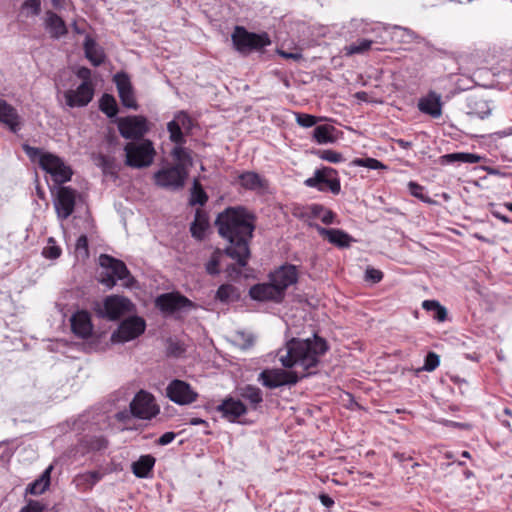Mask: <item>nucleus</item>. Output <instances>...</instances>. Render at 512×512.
Segmentation results:
<instances>
[{"instance_id": "nucleus-1", "label": "nucleus", "mask_w": 512, "mask_h": 512, "mask_svg": "<svg viewBox=\"0 0 512 512\" xmlns=\"http://www.w3.org/2000/svg\"><path fill=\"white\" fill-rule=\"evenodd\" d=\"M327 350L326 341L317 335L307 339L292 338L277 351L276 357L283 367L294 370L265 369L258 381L269 389L295 385L301 378L315 373Z\"/></svg>"}, {"instance_id": "nucleus-2", "label": "nucleus", "mask_w": 512, "mask_h": 512, "mask_svg": "<svg viewBox=\"0 0 512 512\" xmlns=\"http://www.w3.org/2000/svg\"><path fill=\"white\" fill-rule=\"evenodd\" d=\"M215 225L228 242L224 253L245 267L250 258L249 243L255 229L254 216L243 207H228L218 214Z\"/></svg>"}, {"instance_id": "nucleus-3", "label": "nucleus", "mask_w": 512, "mask_h": 512, "mask_svg": "<svg viewBox=\"0 0 512 512\" xmlns=\"http://www.w3.org/2000/svg\"><path fill=\"white\" fill-rule=\"evenodd\" d=\"M99 264L106 269L105 274H101L100 282L108 288H113L116 280L122 281L125 287H132L134 278L131 276L124 262L117 260L109 255L102 254L99 257Z\"/></svg>"}, {"instance_id": "nucleus-4", "label": "nucleus", "mask_w": 512, "mask_h": 512, "mask_svg": "<svg viewBox=\"0 0 512 512\" xmlns=\"http://www.w3.org/2000/svg\"><path fill=\"white\" fill-rule=\"evenodd\" d=\"M127 166L132 168H144L148 167L153 163L155 157V149L150 140H144L142 142H130L127 143L125 148Z\"/></svg>"}, {"instance_id": "nucleus-5", "label": "nucleus", "mask_w": 512, "mask_h": 512, "mask_svg": "<svg viewBox=\"0 0 512 512\" xmlns=\"http://www.w3.org/2000/svg\"><path fill=\"white\" fill-rule=\"evenodd\" d=\"M232 41L236 49L242 53L253 49H260L270 45L269 36L266 33L256 34L248 32L243 27H236L232 34Z\"/></svg>"}, {"instance_id": "nucleus-6", "label": "nucleus", "mask_w": 512, "mask_h": 512, "mask_svg": "<svg viewBox=\"0 0 512 512\" xmlns=\"http://www.w3.org/2000/svg\"><path fill=\"white\" fill-rule=\"evenodd\" d=\"M39 165L43 170L51 175L53 181L57 185L68 182L73 174L70 166L52 153H45L41 155Z\"/></svg>"}, {"instance_id": "nucleus-7", "label": "nucleus", "mask_w": 512, "mask_h": 512, "mask_svg": "<svg viewBox=\"0 0 512 512\" xmlns=\"http://www.w3.org/2000/svg\"><path fill=\"white\" fill-rule=\"evenodd\" d=\"M130 411L136 418L150 420L160 412V408L151 393L140 390L130 403Z\"/></svg>"}, {"instance_id": "nucleus-8", "label": "nucleus", "mask_w": 512, "mask_h": 512, "mask_svg": "<svg viewBox=\"0 0 512 512\" xmlns=\"http://www.w3.org/2000/svg\"><path fill=\"white\" fill-rule=\"evenodd\" d=\"M145 321L138 316H133L122 321L116 331L111 335L113 343H124L140 336L145 331Z\"/></svg>"}, {"instance_id": "nucleus-9", "label": "nucleus", "mask_w": 512, "mask_h": 512, "mask_svg": "<svg viewBox=\"0 0 512 512\" xmlns=\"http://www.w3.org/2000/svg\"><path fill=\"white\" fill-rule=\"evenodd\" d=\"M305 185L315 187L320 191H331L335 195L341 189L340 181L336 177V171L329 167L316 170L313 177L305 180Z\"/></svg>"}, {"instance_id": "nucleus-10", "label": "nucleus", "mask_w": 512, "mask_h": 512, "mask_svg": "<svg viewBox=\"0 0 512 512\" xmlns=\"http://www.w3.org/2000/svg\"><path fill=\"white\" fill-rule=\"evenodd\" d=\"M187 176L188 171L173 165L158 170L154 174V179L155 183L162 188L178 189L183 187Z\"/></svg>"}, {"instance_id": "nucleus-11", "label": "nucleus", "mask_w": 512, "mask_h": 512, "mask_svg": "<svg viewBox=\"0 0 512 512\" xmlns=\"http://www.w3.org/2000/svg\"><path fill=\"white\" fill-rule=\"evenodd\" d=\"M133 310L132 302L122 296L112 295L105 298L100 314L109 320H116Z\"/></svg>"}, {"instance_id": "nucleus-12", "label": "nucleus", "mask_w": 512, "mask_h": 512, "mask_svg": "<svg viewBox=\"0 0 512 512\" xmlns=\"http://www.w3.org/2000/svg\"><path fill=\"white\" fill-rule=\"evenodd\" d=\"M167 397L176 404L187 405L193 403L198 394L185 381L175 379L166 388Z\"/></svg>"}, {"instance_id": "nucleus-13", "label": "nucleus", "mask_w": 512, "mask_h": 512, "mask_svg": "<svg viewBox=\"0 0 512 512\" xmlns=\"http://www.w3.org/2000/svg\"><path fill=\"white\" fill-rule=\"evenodd\" d=\"M120 134L126 139L141 138L147 131V121L142 116H128L119 120Z\"/></svg>"}, {"instance_id": "nucleus-14", "label": "nucleus", "mask_w": 512, "mask_h": 512, "mask_svg": "<svg viewBox=\"0 0 512 512\" xmlns=\"http://www.w3.org/2000/svg\"><path fill=\"white\" fill-rule=\"evenodd\" d=\"M75 198L76 192L72 188L65 186L58 188L54 206L59 219H67L73 213Z\"/></svg>"}, {"instance_id": "nucleus-15", "label": "nucleus", "mask_w": 512, "mask_h": 512, "mask_svg": "<svg viewBox=\"0 0 512 512\" xmlns=\"http://www.w3.org/2000/svg\"><path fill=\"white\" fill-rule=\"evenodd\" d=\"M93 95L92 83L82 82L77 89L65 92L66 104L70 107H83L92 100Z\"/></svg>"}, {"instance_id": "nucleus-16", "label": "nucleus", "mask_w": 512, "mask_h": 512, "mask_svg": "<svg viewBox=\"0 0 512 512\" xmlns=\"http://www.w3.org/2000/svg\"><path fill=\"white\" fill-rule=\"evenodd\" d=\"M192 120L185 112H179L175 115L174 119L167 125L170 133V140L175 144H184L185 138L184 131H189L192 128Z\"/></svg>"}, {"instance_id": "nucleus-17", "label": "nucleus", "mask_w": 512, "mask_h": 512, "mask_svg": "<svg viewBox=\"0 0 512 512\" xmlns=\"http://www.w3.org/2000/svg\"><path fill=\"white\" fill-rule=\"evenodd\" d=\"M298 279L297 268L294 265H283L270 274V280L285 295L286 289L295 284Z\"/></svg>"}, {"instance_id": "nucleus-18", "label": "nucleus", "mask_w": 512, "mask_h": 512, "mask_svg": "<svg viewBox=\"0 0 512 512\" xmlns=\"http://www.w3.org/2000/svg\"><path fill=\"white\" fill-rule=\"evenodd\" d=\"M249 294L252 299L258 301L281 302L284 298L282 292L277 288L273 281L261 283L250 288Z\"/></svg>"}, {"instance_id": "nucleus-19", "label": "nucleus", "mask_w": 512, "mask_h": 512, "mask_svg": "<svg viewBox=\"0 0 512 512\" xmlns=\"http://www.w3.org/2000/svg\"><path fill=\"white\" fill-rule=\"evenodd\" d=\"M156 305L159 309L165 312H174L193 306L189 299L174 293H166L158 296L156 299Z\"/></svg>"}, {"instance_id": "nucleus-20", "label": "nucleus", "mask_w": 512, "mask_h": 512, "mask_svg": "<svg viewBox=\"0 0 512 512\" xmlns=\"http://www.w3.org/2000/svg\"><path fill=\"white\" fill-rule=\"evenodd\" d=\"M114 81L122 104L127 108L136 109L137 103L129 77L124 73H117Z\"/></svg>"}, {"instance_id": "nucleus-21", "label": "nucleus", "mask_w": 512, "mask_h": 512, "mask_svg": "<svg viewBox=\"0 0 512 512\" xmlns=\"http://www.w3.org/2000/svg\"><path fill=\"white\" fill-rule=\"evenodd\" d=\"M315 228L320 236L338 248H348L354 241L353 237L343 230L327 229L318 224L315 225Z\"/></svg>"}, {"instance_id": "nucleus-22", "label": "nucleus", "mask_w": 512, "mask_h": 512, "mask_svg": "<svg viewBox=\"0 0 512 512\" xmlns=\"http://www.w3.org/2000/svg\"><path fill=\"white\" fill-rule=\"evenodd\" d=\"M418 109L432 118H439L442 115L441 95L431 91L418 101Z\"/></svg>"}, {"instance_id": "nucleus-23", "label": "nucleus", "mask_w": 512, "mask_h": 512, "mask_svg": "<svg viewBox=\"0 0 512 512\" xmlns=\"http://www.w3.org/2000/svg\"><path fill=\"white\" fill-rule=\"evenodd\" d=\"M44 27L53 39H59L68 33L64 20L51 10L45 13Z\"/></svg>"}, {"instance_id": "nucleus-24", "label": "nucleus", "mask_w": 512, "mask_h": 512, "mask_svg": "<svg viewBox=\"0 0 512 512\" xmlns=\"http://www.w3.org/2000/svg\"><path fill=\"white\" fill-rule=\"evenodd\" d=\"M217 411L229 421L234 422L247 412V408L242 401L230 397L222 401L217 407Z\"/></svg>"}, {"instance_id": "nucleus-25", "label": "nucleus", "mask_w": 512, "mask_h": 512, "mask_svg": "<svg viewBox=\"0 0 512 512\" xmlns=\"http://www.w3.org/2000/svg\"><path fill=\"white\" fill-rule=\"evenodd\" d=\"M72 331L81 338H87L92 333L90 315L86 311H78L71 317Z\"/></svg>"}, {"instance_id": "nucleus-26", "label": "nucleus", "mask_w": 512, "mask_h": 512, "mask_svg": "<svg viewBox=\"0 0 512 512\" xmlns=\"http://www.w3.org/2000/svg\"><path fill=\"white\" fill-rule=\"evenodd\" d=\"M0 122L7 125L13 132H16L19 129V117L17 111L2 99H0Z\"/></svg>"}, {"instance_id": "nucleus-27", "label": "nucleus", "mask_w": 512, "mask_h": 512, "mask_svg": "<svg viewBox=\"0 0 512 512\" xmlns=\"http://www.w3.org/2000/svg\"><path fill=\"white\" fill-rule=\"evenodd\" d=\"M84 51L86 58L92 65L99 66L103 63L105 58L104 52L90 36H87L85 39Z\"/></svg>"}, {"instance_id": "nucleus-28", "label": "nucleus", "mask_w": 512, "mask_h": 512, "mask_svg": "<svg viewBox=\"0 0 512 512\" xmlns=\"http://www.w3.org/2000/svg\"><path fill=\"white\" fill-rule=\"evenodd\" d=\"M209 227V219L205 212L197 209L194 221L191 224L190 231L194 238L201 240Z\"/></svg>"}, {"instance_id": "nucleus-29", "label": "nucleus", "mask_w": 512, "mask_h": 512, "mask_svg": "<svg viewBox=\"0 0 512 512\" xmlns=\"http://www.w3.org/2000/svg\"><path fill=\"white\" fill-rule=\"evenodd\" d=\"M155 464V458L151 455H143L132 464L133 473L139 478L148 476Z\"/></svg>"}, {"instance_id": "nucleus-30", "label": "nucleus", "mask_w": 512, "mask_h": 512, "mask_svg": "<svg viewBox=\"0 0 512 512\" xmlns=\"http://www.w3.org/2000/svg\"><path fill=\"white\" fill-rule=\"evenodd\" d=\"M52 469V466L46 468L41 476L27 487V492L33 495H39L45 492L50 484V475Z\"/></svg>"}, {"instance_id": "nucleus-31", "label": "nucleus", "mask_w": 512, "mask_h": 512, "mask_svg": "<svg viewBox=\"0 0 512 512\" xmlns=\"http://www.w3.org/2000/svg\"><path fill=\"white\" fill-rule=\"evenodd\" d=\"M171 155L176 161L175 166L188 171V168L192 166V158L187 149L182 147V144H176L173 148Z\"/></svg>"}, {"instance_id": "nucleus-32", "label": "nucleus", "mask_w": 512, "mask_h": 512, "mask_svg": "<svg viewBox=\"0 0 512 512\" xmlns=\"http://www.w3.org/2000/svg\"><path fill=\"white\" fill-rule=\"evenodd\" d=\"M469 107L470 110L468 114L474 117H478L480 119L488 117L491 113V108L488 102L481 98L470 99Z\"/></svg>"}, {"instance_id": "nucleus-33", "label": "nucleus", "mask_w": 512, "mask_h": 512, "mask_svg": "<svg viewBox=\"0 0 512 512\" xmlns=\"http://www.w3.org/2000/svg\"><path fill=\"white\" fill-rule=\"evenodd\" d=\"M241 186L250 190H259L265 186V180L255 172H245L239 176Z\"/></svg>"}, {"instance_id": "nucleus-34", "label": "nucleus", "mask_w": 512, "mask_h": 512, "mask_svg": "<svg viewBox=\"0 0 512 512\" xmlns=\"http://www.w3.org/2000/svg\"><path fill=\"white\" fill-rule=\"evenodd\" d=\"M443 163H454V162H463V163H478L481 160V157L477 154L473 153H451L446 154L441 157Z\"/></svg>"}, {"instance_id": "nucleus-35", "label": "nucleus", "mask_w": 512, "mask_h": 512, "mask_svg": "<svg viewBox=\"0 0 512 512\" xmlns=\"http://www.w3.org/2000/svg\"><path fill=\"white\" fill-rule=\"evenodd\" d=\"M392 30V39L399 43H412L419 39V36L408 28L394 26Z\"/></svg>"}, {"instance_id": "nucleus-36", "label": "nucleus", "mask_w": 512, "mask_h": 512, "mask_svg": "<svg viewBox=\"0 0 512 512\" xmlns=\"http://www.w3.org/2000/svg\"><path fill=\"white\" fill-rule=\"evenodd\" d=\"M334 130L333 126L319 125L314 129L313 137L319 144L333 143L335 141V137L332 135Z\"/></svg>"}, {"instance_id": "nucleus-37", "label": "nucleus", "mask_w": 512, "mask_h": 512, "mask_svg": "<svg viewBox=\"0 0 512 512\" xmlns=\"http://www.w3.org/2000/svg\"><path fill=\"white\" fill-rule=\"evenodd\" d=\"M240 395L254 405V407L263 401L262 392L256 386L246 385L240 389Z\"/></svg>"}, {"instance_id": "nucleus-38", "label": "nucleus", "mask_w": 512, "mask_h": 512, "mask_svg": "<svg viewBox=\"0 0 512 512\" xmlns=\"http://www.w3.org/2000/svg\"><path fill=\"white\" fill-rule=\"evenodd\" d=\"M311 214L315 217L320 218L324 224L334 223L336 215L329 209H326L322 205L314 204L310 208Z\"/></svg>"}, {"instance_id": "nucleus-39", "label": "nucleus", "mask_w": 512, "mask_h": 512, "mask_svg": "<svg viewBox=\"0 0 512 512\" xmlns=\"http://www.w3.org/2000/svg\"><path fill=\"white\" fill-rule=\"evenodd\" d=\"M100 109L108 117H113L117 114V103L113 96L104 94L100 100Z\"/></svg>"}, {"instance_id": "nucleus-40", "label": "nucleus", "mask_w": 512, "mask_h": 512, "mask_svg": "<svg viewBox=\"0 0 512 512\" xmlns=\"http://www.w3.org/2000/svg\"><path fill=\"white\" fill-rule=\"evenodd\" d=\"M373 41L361 39L352 43L344 48L346 55L351 56L354 54H362L371 48Z\"/></svg>"}, {"instance_id": "nucleus-41", "label": "nucleus", "mask_w": 512, "mask_h": 512, "mask_svg": "<svg viewBox=\"0 0 512 512\" xmlns=\"http://www.w3.org/2000/svg\"><path fill=\"white\" fill-rule=\"evenodd\" d=\"M207 199H208L207 195L204 192V190L202 189L200 183L197 180H194L193 188H192V192H191L190 203L192 205H196V204L204 205L206 203Z\"/></svg>"}, {"instance_id": "nucleus-42", "label": "nucleus", "mask_w": 512, "mask_h": 512, "mask_svg": "<svg viewBox=\"0 0 512 512\" xmlns=\"http://www.w3.org/2000/svg\"><path fill=\"white\" fill-rule=\"evenodd\" d=\"M97 165L100 166L104 174L115 175L117 173V165L113 158L100 155L97 159Z\"/></svg>"}, {"instance_id": "nucleus-43", "label": "nucleus", "mask_w": 512, "mask_h": 512, "mask_svg": "<svg viewBox=\"0 0 512 512\" xmlns=\"http://www.w3.org/2000/svg\"><path fill=\"white\" fill-rule=\"evenodd\" d=\"M354 166L366 167L372 170L386 169V166L375 158H356L352 161Z\"/></svg>"}, {"instance_id": "nucleus-44", "label": "nucleus", "mask_w": 512, "mask_h": 512, "mask_svg": "<svg viewBox=\"0 0 512 512\" xmlns=\"http://www.w3.org/2000/svg\"><path fill=\"white\" fill-rule=\"evenodd\" d=\"M223 252L219 249L215 250L209 261L206 263L205 268L208 274L216 275L219 273V265L222 258Z\"/></svg>"}, {"instance_id": "nucleus-45", "label": "nucleus", "mask_w": 512, "mask_h": 512, "mask_svg": "<svg viewBox=\"0 0 512 512\" xmlns=\"http://www.w3.org/2000/svg\"><path fill=\"white\" fill-rule=\"evenodd\" d=\"M61 248L56 245L55 240L50 237L47 245L42 250V255L47 259H57L61 255Z\"/></svg>"}, {"instance_id": "nucleus-46", "label": "nucleus", "mask_w": 512, "mask_h": 512, "mask_svg": "<svg viewBox=\"0 0 512 512\" xmlns=\"http://www.w3.org/2000/svg\"><path fill=\"white\" fill-rule=\"evenodd\" d=\"M75 253L78 258L86 259L89 256L88 239L85 235H81L75 245Z\"/></svg>"}, {"instance_id": "nucleus-47", "label": "nucleus", "mask_w": 512, "mask_h": 512, "mask_svg": "<svg viewBox=\"0 0 512 512\" xmlns=\"http://www.w3.org/2000/svg\"><path fill=\"white\" fill-rule=\"evenodd\" d=\"M234 293L235 288L232 285L223 284L218 288L216 292V298L222 302H227L232 299Z\"/></svg>"}, {"instance_id": "nucleus-48", "label": "nucleus", "mask_w": 512, "mask_h": 512, "mask_svg": "<svg viewBox=\"0 0 512 512\" xmlns=\"http://www.w3.org/2000/svg\"><path fill=\"white\" fill-rule=\"evenodd\" d=\"M21 9L27 10V15L38 16L41 12V0H26Z\"/></svg>"}, {"instance_id": "nucleus-49", "label": "nucleus", "mask_w": 512, "mask_h": 512, "mask_svg": "<svg viewBox=\"0 0 512 512\" xmlns=\"http://www.w3.org/2000/svg\"><path fill=\"white\" fill-rule=\"evenodd\" d=\"M318 119L310 114L305 113H296V122L298 125L309 128L314 126L317 123Z\"/></svg>"}, {"instance_id": "nucleus-50", "label": "nucleus", "mask_w": 512, "mask_h": 512, "mask_svg": "<svg viewBox=\"0 0 512 512\" xmlns=\"http://www.w3.org/2000/svg\"><path fill=\"white\" fill-rule=\"evenodd\" d=\"M440 364L439 356L433 352L428 353L425 359L424 364V370L426 371H433L435 370Z\"/></svg>"}, {"instance_id": "nucleus-51", "label": "nucleus", "mask_w": 512, "mask_h": 512, "mask_svg": "<svg viewBox=\"0 0 512 512\" xmlns=\"http://www.w3.org/2000/svg\"><path fill=\"white\" fill-rule=\"evenodd\" d=\"M320 157L323 160H326L331 163H339L343 160V156L340 153L333 150H324L321 153Z\"/></svg>"}, {"instance_id": "nucleus-52", "label": "nucleus", "mask_w": 512, "mask_h": 512, "mask_svg": "<svg viewBox=\"0 0 512 512\" xmlns=\"http://www.w3.org/2000/svg\"><path fill=\"white\" fill-rule=\"evenodd\" d=\"M80 478L88 485L93 486L102 478V474L98 471H90L81 475Z\"/></svg>"}, {"instance_id": "nucleus-53", "label": "nucleus", "mask_w": 512, "mask_h": 512, "mask_svg": "<svg viewBox=\"0 0 512 512\" xmlns=\"http://www.w3.org/2000/svg\"><path fill=\"white\" fill-rule=\"evenodd\" d=\"M86 442L89 444V449L91 450H101L107 446V441L103 437H93L86 440Z\"/></svg>"}, {"instance_id": "nucleus-54", "label": "nucleus", "mask_w": 512, "mask_h": 512, "mask_svg": "<svg viewBox=\"0 0 512 512\" xmlns=\"http://www.w3.org/2000/svg\"><path fill=\"white\" fill-rule=\"evenodd\" d=\"M408 188H409L410 193L413 196H415L423 201H426V199L423 195V187L421 185L411 181L408 183Z\"/></svg>"}, {"instance_id": "nucleus-55", "label": "nucleus", "mask_w": 512, "mask_h": 512, "mask_svg": "<svg viewBox=\"0 0 512 512\" xmlns=\"http://www.w3.org/2000/svg\"><path fill=\"white\" fill-rule=\"evenodd\" d=\"M44 507L38 501H29L26 506H24L20 512H43Z\"/></svg>"}, {"instance_id": "nucleus-56", "label": "nucleus", "mask_w": 512, "mask_h": 512, "mask_svg": "<svg viewBox=\"0 0 512 512\" xmlns=\"http://www.w3.org/2000/svg\"><path fill=\"white\" fill-rule=\"evenodd\" d=\"M382 277H383L382 272L377 269L369 268L366 270V278L371 280L374 283L379 282L382 279Z\"/></svg>"}, {"instance_id": "nucleus-57", "label": "nucleus", "mask_w": 512, "mask_h": 512, "mask_svg": "<svg viewBox=\"0 0 512 512\" xmlns=\"http://www.w3.org/2000/svg\"><path fill=\"white\" fill-rule=\"evenodd\" d=\"M23 149L32 160H35L37 157L40 159L41 155L44 154L40 149L31 147L29 145H24Z\"/></svg>"}, {"instance_id": "nucleus-58", "label": "nucleus", "mask_w": 512, "mask_h": 512, "mask_svg": "<svg viewBox=\"0 0 512 512\" xmlns=\"http://www.w3.org/2000/svg\"><path fill=\"white\" fill-rule=\"evenodd\" d=\"M176 437V434L174 432H166L164 433L159 439H158V444L159 445H167L169 443H171Z\"/></svg>"}, {"instance_id": "nucleus-59", "label": "nucleus", "mask_w": 512, "mask_h": 512, "mask_svg": "<svg viewBox=\"0 0 512 512\" xmlns=\"http://www.w3.org/2000/svg\"><path fill=\"white\" fill-rule=\"evenodd\" d=\"M76 75L83 80V82H90L91 71L86 67H81L78 69Z\"/></svg>"}, {"instance_id": "nucleus-60", "label": "nucleus", "mask_w": 512, "mask_h": 512, "mask_svg": "<svg viewBox=\"0 0 512 512\" xmlns=\"http://www.w3.org/2000/svg\"><path fill=\"white\" fill-rule=\"evenodd\" d=\"M434 312H435L434 317L440 322L444 321L447 317L446 309L443 306H441L440 304Z\"/></svg>"}, {"instance_id": "nucleus-61", "label": "nucleus", "mask_w": 512, "mask_h": 512, "mask_svg": "<svg viewBox=\"0 0 512 512\" xmlns=\"http://www.w3.org/2000/svg\"><path fill=\"white\" fill-rule=\"evenodd\" d=\"M319 499H320V502L322 503V505H324L327 508H330L334 505L333 499L330 496H328L327 494H321L319 496Z\"/></svg>"}, {"instance_id": "nucleus-62", "label": "nucleus", "mask_w": 512, "mask_h": 512, "mask_svg": "<svg viewBox=\"0 0 512 512\" xmlns=\"http://www.w3.org/2000/svg\"><path fill=\"white\" fill-rule=\"evenodd\" d=\"M438 306L439 302L435 300H426L423 302V308L428 311H435Z\"/></svg>"}, {"instance_id": "nucleus-63", "label": "nucleus", "mask_w": 512, "mask_h": 512, "mask_svg": "<svg viewBox=\"0 0 512 512\" xmlns=\"http://www.w3.org/2000/svg\"><path fill=\"white\" fill-rule=\"evenodd\" d=\"M278 53L286 58V59H293V60H299L302 58V55L300 53H288V52H285V51H282V50H279Z\"/></svg>"}, {"instance_id": "nucleus-64", "label": "nucleus", "mask_w": 512, "mask_h": 512, "mask_svg": "<svg viewBox=\"0 0 512 512\" xmlns=\"http://www.w3.org/2000/svg\"><path fill=\"white\" fill-rule=\"evenodd\" d=\"M492 215L499 219L500 221H502L503 223H510V219L506 216V215H503L502 213H500L499 211L497 210H494L492 211Z\"/></svg>"}]
</instances>
